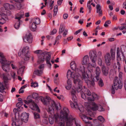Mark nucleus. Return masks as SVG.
I'll return each mask as SVG.
<instances>
[{"instance_id": "obj_12", "label": "nucleus", "mask_w": 126, "mask_h": 126, "mask_svg": "<svg viewBox=\"0 0 126 126\" xmlns=\"http://www.w3.org/2000/svg\"><path fill=\"white\" fill-rule=\"evenodd\" d=\"M28 98L29 97H28L27 100L29 103H30L29 106V107L32 110H36L38 112H40V110L37 105L31 99H29Z\"/></svg>"}, {"instance_id": "obj_34", "label": "nucleus", "mask_w": 126, "mask_h": 126, "mask_svg": "<svg viewBox=\"0 0 126 126\" xmlns=\"http://www.w3.org/2000/svg\"><path fill=\"white\" fill-rule=\"evenodd\" d=\"M114 67L115 68L117 69L119 71L120 68V64L119 62H117V63L114 64Z\"/></svg>"}, {"instance_id": "obj_3", "label": "nucleus", "mask_w": 126, "mask_h": 126, "mask_svg": "<svg viewBox=\"0 0 126 126\" xmlns=\"http://www.w3.org/2000/svg\"><path fill=\"white\" fill-rule=\"evenodd\" d=\"M40 98L44 105L48 106L47 111L49 113L51 114H54V108H55L57 110H59L61 109L60 104L59 103L58 105L56 104L55 102L49 96H46L45 98L41 96Z\"/></svg>"}, {"instance_id": "obj_43", "label": "nucleus", "mask_w": 126, "mask_h": 126, "mask_svg": "<svg viewBox=\"0 0 126 126\" xmlns=\"http://www.w3.org/2000/svg\"><path fill=\"white\" fill-rule=\"evenodd\" d=\"M87 7L88 10V12L89 13H91V11L92 10V7L91 5H87Z\"/></svg>"}, {"instance_id": "obj_37", "label": "nucleus", "mask_w": 126, "mask_h": 126, "mask_svg": "<svg viewBox=\"0 0 126 126\" xmlns=\"http://www.w3.org/2000/svg\"><path fill=\"white\" fill-rule=\"evenodd\" d=\"M100 111H103L104 110V109L103 108L102 106L101 105H98V107L97 110Z\"/></svg>"}, {"instance_id": "obj_53", "label": "nucleus", "mask_w": 126, "mask_h": 126, "mask_svg": "<svg viewBox=\"0 0 126 126\" xmlns=\"http://www.w3.org/2000/svg\"><path fill=\"white\" fill-rule=\"evenodd\" d=\"M112 88L111 89V93L113 94H114L115 93V90L113 86H112Z\"/></svg>"}, {"instance_id": "obj_33", "label": "nucleus", "mask_w": 126, "mask_h": 126, "mask_svg": "<svg viewBox=\"0 0 126 126\" xmlns=\"http://www.w3.org/2000/svg\"><path fill=\"white\" fill-rule=\"evenodd\" d=\"M37 25L34 23L33 22L32 24L31 29L33 31H35L36 29Z\"/></svg>"}, {"instance_id": "obj_22", "label": "nucleus", "mask_w": 126, "mask_h": 126, "mask_svg": "<svg viewBox=\"0 0 126 126\" xmlns=\"http://www.w3.org/2000/svg\"><path fill=\"white\" fill-rule=\"evenodd\" d=\"M101 7L100 5L99 4H97L96 6V12L98 13L99 16H101L102 15V11L101 10Z\"/></svg>"}, {"instance_id": "obj_36", "label": "nucleus", "mask_w": 126, "mask_h": 126, "mask_svg": "<svg viewBox=\"0 0 126 126\" xmlns=\"http://www.w3.org/2000/svg\"><path fill=\"white\" fill-rule=\"evenodd\" d=\"M33 22L36 25L39 24L40 23V20L39 18H37L35 19Z\"/></svg>"}, {"instance_id": "obj_9", "label": "nucleus", "mask_w": 126, "mask_h": 126, "mask_svg": "<svg viewBox=\"0 0 126 126\" xmlns=\"http://www.w3.org/2000/svg\"><path fill=\"white\" fill-rule=\"evenodd\" d=\"M29 50V48L28 46L24 47L18 53V55L21 56L24 60H28L29 59V56L28 53Z\"/></svg>"}, {"instance_id": "obj_54", "label": "nucleus", "mask_w": 126, "mask_h": 126, "mask_svg": "<svg viewBox=\"0 0 126 126\" xmlns=\"http://www.w3.org/2000/svg\"><path fill=\"white\" fill-rule=\"evenodd\" d=\"M82 30V29H80L74 33V34L75 35H77Z\"/></svg>"}, {"instance_id": "obj_2", "label": "nucleus", "mask_w": 126, "mask_h": 126, "mask_svg": "<svg viewBox=\"0 0 126 126\" xmlns=\"http://www.w3.org/2000/svg\"><path fill=\"white\" fill-rule=\"evenodd\" d=\"M69 111L68 109L65 107L63 108V110H61L60 115V122H58L57 126H71L74 123L75 126H81L80 123L79 121L71 115H69Z\"/></svg>"}, {"instance_id": "obj_38", "label": "nucleus", "mask_w": 126, "mask_h": 126, "mask_svg": "<svg viewBox=\"0 0 126 126\" xmlns=\"http://www.w3.org/2000/svg\"><path fill=\"white\" fill-rule=\"evenodd\" d=\"M98 119L99 120L102 122H104L105 121L104 118L101 116H99L98 117Z\"/></svg>"}, {"instance_id": "obj_57", "label": "nucleus", "mask_w": 126, "mask_h": 126, "mask_svg": "<svg viewBox=\"0 0 126 126\" xmlns=\"http://www.w3.org/2000/svg\"><path fill=\"white\" fill-rule=\"evenodd\" d=\"M63 0H59L58 1L57 4L59 5H60L62 3V1Z\"/></svg>"}, {"instance_id": "obj_6", "label": "nucleus", "mask_w": 126, "mask_h": 126, "mask_svg": "<svg viewBox=\"0 0 126 126\" xmlns=\"http://www.w3.org/2000/svg\"><path fill=\"white\" fill-rule=\"evenodd\" d=\"M10 4L8 3L4 4V6L1 8V12H0V24H2L8 20L7 16L11 14V12L8 10L9 8Z\"/></svg>"}, {"instance_id": "obj_13", "label": "nucleus", "mask_w": 126, "mask_h": 126, "mask_svg": "<svg viewBox=\"0 0 126 126\" xmlns=\"http://www.w3.org/2000/svg\"><path fill=\"white\" fill-rule=\"evenodd\" d=\"M83 120L86 124V126H94L89 121V120H92V118L91 117H88L82 114H80L79 115Z\"/></svg>"}, {"instance_id": "obj_21", "label": "nucleus", "mask_w": 126, "mask_h": 126, "mask_svg": "<svg viewBox=\"0 0 126 126\" xmlns=\"http://www.w3.org/2000/svg\"><path fill=\"white\" fill-rule=\"evenodd\" d=\"M89 107L92 110L96 111L97 110L98 105L96 104L94 102H92L91 103L90 105L89 106Z\"/></svg>"}, {"instance_id": "obj_52", "label": "nucleus", "mask_w": 126, "mask_h": 126, "mask_svg": "<svg viewBox=\"0 0 126 126\" xmlns=\"http://www.w3.org/2000/svg\"><path fill=\"white\" fill-rule=\"evenodd\" d=\"M57 32V30L56 29H54L51 32L50 34L51 35H53L55 34Z\"/></svg>"}, {"instance_id": "obj_30", "label": "nucleus", "mask_w": 126, "mask_h": 126, "mask_svg": "<svg viewBox=\"0 0 126 126\" xmlns=\"http://www.w3.org/2000/svg\"><path fill=\"white\" fill-rule=\"evenodd\" d=\"M22 23L21 21H18L16 22L14 25L15 28L16 29H18L19 27L20 24Z\"/></svg>"}, {"instance_id": "obj_39", "label": "nucleus", "mask_w": 126, "mask_h": 126, "mask_svg": "<svg viewBox=\"0 0 126 126\" xmlns=\"http://www.w3.org/2000/svg\"><path fill=\"white\" fill-rule=\"evenodd\" d=\"M38 83L36 82L31 83V86L32 87H33L34 88H35L36 87H38Z\"/></svg>"}, {"instance_id": "obj_8", "label": "nucleus", "mask_w": 126, "mask_h": 126, "mask_svg": "<svg viewBox=\"0 0 126 126\" xmlns=\"http://www.w3.org/2000/svg\"><path fill=\"white\" fill-rule=\"evenodd\" d=\"M89 57L92 62L93 63L92 64L90 63H89L88 66V69H90L93 67H95L96 64L95 62L96 60V52L95 51H91L89 53Z\"/></svg>"}, {"instance_id": "obj_14", "label": "nucleus", "mask_w": 126, "mask_h": 126, "mask_svg": "<svg viewBox=\"0 0 126 126\" xmlns=\"http://www.w3.org/2000/svg\"><path fill=\"white\" fill-rule=\"evenodd\" d=\"M113 85L115 89L117 90L118 89H121L122 88L123 84L118 78L116 77L114 80Z\"/></svg>"}, {"instance_id": "obj_45", "label": "nucleus", "mask_w": 126, "mask_h": 126, "mask_svg": "<svg viewBox=\"0 0 126 126\" xmlns=\"http://www.w3.org/2000/svg\"><path fill=\"white\" fill-rule=\"evenodd\" d=\"M44 68V64H41L39 66V70H43H43Z\"/></svg>"}, {"instance_id": "obj_25", "label": "nucleus", "mask_w": 126, "mask_h": 126, "mask_svg": "<svg viewBox=\"0 0 126 126\" xmlns=\"http://www.w3.org/2000/svg\"><path fill=\"white\" fill-rule=\"evenodd\" d=\"M89 58L88 55H86L83 58L82 61V64L83 65H86L87 64H89Z\"/></svg>"}, {"instance_id": "obj_60", "label": "nucleus", "mask_w": 126, "mask_h": 126, "mask_svg": "<svg viewBox=\"0 0 126 126\" xmlns=\"http://www.w3.org/2000/svg\"><path fill=\"white\" fill-rule=\"evenodd\" d=\"M92 23L90 22V23H87V24L86 25V27H88L90 26L92 24Z\"/></svg>"}, {"instance_id": "obj_63", "label": "nucleus", "mask_w": 126, "mask_h": 126, "mask_svg": "<svg viewBox=\"0 0 126 126\" xmlns=\"http://www.w3.org/2000/svg\"><path fill=\"white\" fill-rule=\"evenodd\" d=\"M68 16V15L67 14H65L63 15V17L64 19H66L67 18Z\"/></svg>"}, {"instance_id": "obj_26", "label": "nucleus", "mask_w": 126, "mask_h": 126, "mask_svg": "<svg viewBox=\"0 0 126 126\" xmlns=\"http://www.w3.org/2000/svg\"><path fill=\"white\" fill-rule=\"evenodd\" d=\"M2 64V67L3 70L6 72H8L10 69V68L8 65L9 64L6 65L5 64H6L5 62H4L3 64Z\"/></svg>"}, {"instance_id": "obj_59", "label": "nucleus", "mask_w": 126, "mask_h": 126, "mask_svg": "<svg viewBox=\"0 0 126 126\" xmlns=\"http://www.w3.org/2000/svg\"><path fill=\"white\" fill-rule=\"evenodd\" d=\"M108 40L110 42H112L114 40V38H110L108 39Z\"/></svg>"}, {"instance_id": "obj_24", "label": "nucleus", "mask_w": 126, "mask_h": 126, "mask_svg": "<svg viewBox=\"0 0 126 126\" xmlns=\"http://www.w3.org/2000/svg\"><path fill=\"white\" fill-rule=\"evenodd\" d=\"M5 89V87L3 85L2 83L0 82V92H4V90ZM2 95L0 94V101L2 102L3 101L1 97Z\"/></svg>"}, {"instance_id": "obj_58", "label": "nucleus", "mask_w": 126, "mask_h": 126, "mask_svg": "<svg viewBox=\"0 0 126 126\" xmlns=\"http://www.w3.org/2000/svg\"><path fill=\"white\" fill-rule=\"evenodd\" d=\"M59 81V79H55L54 82L58 84V82Z\"/></svg>"}, {"instance_id": "obj_42", "label": "nucleus", "mask_w": 126, "mask_h": 126, "mask_svg": "<svg viewBox=\"0 0 126 126\" xmlns=\"http://www.w3.org/2000/svg\"><path fill=\"white\" fill-rule=\"evenodd\" d=\"M10 62V63L9 64H11L10 65L11 67H12V69L14 70H15L17 68V66L15 64H14L13 63H11V62Z\"/></svg>"}, {"instance_id": "obj_41", "label": "nucleus", "mask_w": 126, "mask_h": 126, "mask_svg": "<svg viewBox=\"0 0 126 126\" xmlns=\"http://www.w3.org/2000/svg\"><path fill=\"white\" fill-rule=\"evenodd\" d=\"M98 84L100 87H102L104 85V83L102 79H100L99 81Z\"/></svg>"}, {"instance_id": "obj_16", "label": "nucleus", "mask_w": 126, "mask_h": 126, "mask_svg": "<svg viewBox=\"0 0 126 126\" xmlns=\"http://www.w3.org/2000/svg\"><path fill=\"white\" fill-rule=\"evenodd\" d=\"M32 37L31 34L30 33L26 34L23 38V40L25 42L29 43H32Z\"/></svg>"}, {"instance_id": "obj_64", "label": "nucleus", "mask_w": 126, "mask_h": 126, "mask_svg": "<svg viewBox=\"0 0 126 126\" xmlns=\"http://www.w3.org/2000/svg\"><path fill=\"white\" fill-rule=\"evenodd\" d=\"M61 37H62L61 36V35H59L57 37V38H56L57 40H59L61 38Z\"/></svg>"}, {"instance_id": "obj_27", "label": "nucleus", "mask_w": 126, "mask_h": 126, "mask_svg": "<svg viewBox=\"0 0 126 126\" xmlns=\"http://www.w3.org/2000/svg\"><path fill=\"white\" fill-rule=\"evenodd\" d=\"M67 85L66 86V89L68 90H69L72 87V82L69 79H68L67 81Z\"/></svg>"}, {"instance_id": "obj_11", "label": "nucleus", "mask_w": 126, "mask_h": 126, "mask_svg": "<svg viewBox=\"0 0 126 126\" xmlns=\"http://www.w3.org/2000/svg\"><path fill=\"white\" fill-rule=\"evenodd\" d=\"M95 71L96 76L95 77H93L92 76V79H89V80H90L91 81H97L99 79V76L101 73V70L99 67L97 66L95 68Z\"/></svg>"}, {"instance_id": "obj_40", "label": "nucleus", "mask_w": 126, "mask_h": 126, "mask_svg": "<svg viewBox=\"0 0 126 126\" xmlns=\"http://www.w3.org/2000/svg\"><path fill=\"white\" fill-rule=\"evenodd\" d=\"M10 74L13 78L15 79L16 78V73L14 71H12L11 72Z\"/></svg>"}, {"instance_id": "obj_48", "label": "nucleus", "mask_w": 126, "mask_h": 126, "mask_svg": "<svg viewBox=\"0 0 126 126\" xmlns=\"http://www.w3.org/2000/svg\"><path fill=\"white\" fill-rule=\"evenodd\" d=\"M98 63L99 65L101 66L102 65V60L100 58H98Z\"/></svg>"}, {"instance_id": "obj_49", "label": "nucleus", "mask_w": 126, "mask_h": 126, "mask_svg": "<svg viewBox=\"0 0 126 126\" xmlns=\"http://www.w3.org/2000/svg\"><path fill=\"white\" fill-rule=\"evenodd\" d=\"M68 32V30H65L64 31V32L63 33V36L65 37L67 34Z\"/></svg>"}, {"instance_id": "obj_1", "label": "nucleus", "mask_w": 126, "mask_h": 126, "mask_svg": "<svg viewBox=\"0 0 126 126\" xmlns=\"http://www.w3.org/2000/svg\"><path fill=\"white\" fill-rule=\"evenodd\" d=\"M76 71L72 72L70 70H68L67 72V77L68 78H72L74 79V83L77 86L76 87H73L72 88L73 90L71 92V94L72 96V99L74 102L70 101V103L71 107L73 108H75L77 110H79L81 112H83L84 108L82 105H79V106L77 102V98L75 95L76 93V90L78 92L83 91V90L81 91L82 89V79L79 74H77Z\"/></svg>"}, {"instance_id": "obj_31", "label": "nucleus", "mask_w": 126, "mask_h": 126, "mask_svg": "<svg viewBox=\"0 0 126 126\" xmlns=\"http://www.w3.org/2000/svg\"><path fill=\"white\" fill-rule=\"evenodd\" d=\"M64 25L61 24L60 25V26L59 30V34L62 33L64 30Z\"/></svg>"}, {"instance_id": "obj_20", "label": "nucleus", "mask_w": 126, "mask_h": 126, "mask_svg": "<svg viewBox=\"0 0 126 126\" xmlns=\"http://www.w3.org/2000/svg\"><path fill=\"white\" fill-rule=\"evenodd\" d=\"M24 16L23 12L21 11L20 12L15 15V18L17 19L18 21H21L20 19L22 18Z\"/></svg>"}, {"instance_id": "obj_35", "label": "nucleus", "mask_w": 126, "mask_h": 126, "mask_svg": "<svg viewBox=\"0 0 126 126\" xmlns=\"http://www.w3.org/2000/svg\"><path fill=\"white\" fill-rule=\"evenodd\" d=\"M120 50L119 47L117 48V60H120L121 58L120 57Z\"/></svg>"}, {"instance_id": "obj_29", "label": "nucleus", "mask_w": 126, "mask_h": 126, "mask_svg": "<svg viewBox=\"0 0 126 126\" xmlns=\"http://www.w3.org/2000/svg\"><path fill=\"white\" fill-rule=\"evenodd\" d=\"M43 70H37L34 71V73L36 75L40 76L43 73Z\"/></svg>"}, {"instance_id": "obj_50", "label": "nucleus", "mask_w": 126, "mask_h": 126, "mask_svg": "<svg viewBox=\"0 0 126 126\" xmlns=\"http://www.w3.org/2000/svg\"><path fill=\"white\" fill-rule=\"evenodd\" d=\"M58 11V6L55 5L54 7V12H57Z\"/></svg>"}, {"instance_id": "obj_4", "label": "nucleus", "mask_w": 126, "mask_h": 126, "mask_svg": "<svg viewBox=\"0 0 126 126\" xmlns=\"http://www.w3.org/2000/svg\"><path fill=\"white\" fill-rule=\"evenodd\" d=\"M35 53L38 54V59L37 62L39 64L44 62L46 60L47 64L49 65L50 68L51 64L50 63V60L51 58V56L47 52H43L40 50L35 51L34 52Z\"/></svg>"}, {"instance_id": "obj_28", "label": "nucleus", "mask_w": 126, "mask_h": 126, "mask_svg": "<svg viewBox=\"0 0 126 126\" xmlns=\"http://www.w3.org/2000/svg\"><path fill=\"white\" fill-rule=\"evenodd\" d=\"M23 0H14V1L16 2H18L16 3L15 6L18 9H20L21 7L20 3L22 2Z\"/></svg>"}, {"instance_id": "obj_5", "label": "nucleus", "mask_w": 126, "mask_h": 126, "mask_svg": "<svg viewBox=\"0 0 126 126\" xmlns=\"http://www.w3.org/2000/svg\"><path fill=\"white\" fill-rule=\"evenodd\" d=\"M78 70V73L80 74L81 72L82 74V76L83 77L82 79H84L85 82L87 83V85L89 87L91 86H94L95 85V83L94 81H91L89 80L90 79H92V75L91 72L89 70L86 72V75L87 76H86L85 73V67L83 65L81 66L80 67V71H79V69ZM81 76V75H80Z\"/></svg>"}, {"instance_id": "obj_46", "label": "nucleus", "mask_w": 126, "mask_h": 126, "mask_svg": "<svg viewBox=\"0 0 126 126\" xmlns=\"http://www.w3.org/2000/svg\"><path fill=\"white\" fill-rule=\"evenodd\" d=\"M34 118L35 119L39 118L40 117V116L39 114L36 113H34Z\"/></svg>"}, {"instance_id": "obj_23", "label": "nucleus", "mask_w": 126, "mask_h": 126, "mask_svg": "<svg viewBox=\"0 0 126 126\" xmlns=\"http://www.w3.org/2000/svg\"><path fill=\"white\" fill-rule=\"evenodd\" d=\"M102 72L103 74L107 76L108 74L109 69L108 67H106L105 66H103L101 68Z\"/></svg>"}, {"instance_id": "obj_18", "label": "nucleus", "mask_w": 126, "mask_h": 126, "mask_svg": "<svg viewBox=\"0 0 126 126\" xmlns=\"http://www.w3.org/2000/svg\"><path fill=\"white\" fill-rule=\"evenodd\" d=\"M29 114L26 113H23L20 116L21 119L23 121L26 122L28 120Z\"/></svg>"}, {"instance_id": "obj_15", "label": "nucleus", "mask_w": 126, "mask_h": 126, "mask_svg": "<svg viewBox=\"0 0 126 126\" xmlns=\"http://www.w3.org/2000/svg\"><path fill=\"white\" fill-rule=\"evenodd\" d=\"M51 114V115H50L49 117V121L50 124H52L53 123L54 120L55 121L57 122L60 116L58 114Z\"/></svg>"}, {"instance_id": "obj_62", "label": "nucleus", "mask_w": 126, "mask_h": 126, "mask_svg": "<svg viewBox=\"0 0 126 126\" xmlns=\"http://www.w3.org/2000/svg\"><path fill=\"white\" fill-rule=\"evenodd\" d=\"M122 72H119V76L120 79H122Z\"/></svg>"}, {"instance_id": "obj_47", "label": "nucleus", "mask_w": 126, "mask_h": 126, "mask_svg": "<svg viewBox=\"0 0 126 126\" xmlns=\"http://www.w3.org/2000/svg\"><path fill=\"white\" fill-rule=\"evenodd\" d=\"M23 103L22 102H19L17 103L16 105V106L19 107L23 104Z\"/></svg>"}, {"instance_id": "obj_32", "label": "nucleus", "mask_w": 126, "mask_h": 126, "mask_svg": "<svg viewBox=\"0 0 126 126\" xmlns=\"http://www.w3.org/2000/svg\"><path fill=\"white\" fill-rule=\"evenodd\" d=\"M25 68L24 66H23L20 68L17 72V74L19 75L20 74H22L24 72V69Z\"/></svg>"}, {"instance_id": "obj_51", "label": "nucleus", "mask_w": 126, "mask_h": 126, "mask_svg": "<svg viewBox=\"0 0 126 126\" xmlns=\"http://www.w3.org/2000/svg\"><path fill=\"white\" fill-rule=\"evenodd\" d=\"M12 126H19L16 122H13L12 124Z\"/></svg>"}, {"instance_id": "obj_44", "label": "nucleus", "mask_w": 126, "mask_h": 126, "mask_svg": "<svg viewBox=\"0 0 126 126\" xmlns=\"http://www.w3.org/2000/svg\"><path fill=\"white\" fill-rule=\"evenodd\" d=\"M111 23V21L109 20L106 21L104 25V26L105 27H107L108 26V24H110Z\"/></svg>"}, {"instance_id": "obj_17", "label": "nucleus", "mask_w": 126, "mask_h": 126, "mask_svg": "<svg viewBox=\"0 0 126 126\" xmlns=\"http://www.w3.org/2000/svg\"><path fill=\"white\" fill-rule=\"evenodd\" d=\"M0 57L1 58V59H0V62L1 64H3L4 62H5L6 65L9 64L10 63V62H9V61H7L6 60L4 57L3 54L1 52H0Z\"/></svg>"}, {"instance_id": "obj_10", "label": "nucleus", "mask_w": 126, "mask_h": 126, "mask_svg": "<svg viewBox=\"0 0 126 126\" xmlns=\"http://www.w3.org/2000/svg\"><path fill=\"white\" fill-rule=\"evenodd\" d=\"M115 53L112 52L111 55L109 53H107L105 56V63L108 65H109L111 64V60H113L115 59Z\"/></svg>"}, {"instance_id": "obj_19", "label": "nucleus", "mask_w": 126, "mask_h": 126, "mask_svg": "<svg viewBox=\"0 0 126 126\" xmlns=\"http://www.w3.org/2000/svg\"><path fill=\"white\" fill-rule=\"evenodd\" d=\"M70 67L71 69L73 70H74L72 72H72H73L75 71H76L77 70L78 71H77V74H78V73L79 74V73H78V70L79 69L78 68H76V64L75 63V61H72L70 63Z\"/></svg>"}, {"instance_id": "obj_7", "label": "nucleus", "mask_w": 126, "mask_h": 126, "mask_svg": "<svg viewBox=\"0 0 126 126\" xmlns=\"http://www.w3.org/2000/svg\"><path fill=\"white\" fill-rule=\"evenodd\" d=\"M83 89V91L81 92V94L82 98L84 100H86L89 102L93 101L95 99H97L98 95L94 93L91 94L90 91L85 88Z\"/></svg>"}, {"instance_id": "obj_56", "label": "nucleus", "mask_w": 126, "mask_h": 126, "mask_svg": "<svg viewBox=\"0 0 126 126\" xmlns=\"http://www.w3.org/2000/svg\"><path fill=\"white\" fill-rule=\"evenodd\" d=\"M119 29L122 30L123 29H126V26H121L120 27Z\"/></svg>"}, {"instance_id": "obj_55", "label": "nucleus", "mask_w": 126, "mask_h": 126, "mask_svg": "<svg viewBox=\"0 0 126 126\" xmlns=\"http://www.w3.org/2000/svg\"><path fill=\"white\" fill-rule=\"evenodd\" d=\"M15 8L14 6L13 5H9V9H13Z\"/></svg>"}, {"instance_id": "obj_61", "label": "nucleus", "mask_w": 126, "mask_h": 126, "mask_svg": "<svg viewBox=\"0 0 126 126\" xmlns=\"http://www.w3.org/2000/svg\"><path fill=\"white\" fill-rule=\"evenodd\" d=\"M24 90L23 89H22L21 88H20L19 90V94L23 93H24Z\"/></svg>"}]
</instances>
